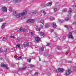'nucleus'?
<instances>
[{
    "label": "nucleus",
    "instance_id": "52",
    "mask_svg": "<svg viewBox=\"0 0 76 76\" xmlns=\"http://www.w3.org/2000/svg\"><path fill=\"white\" fill-rule=\"evenodd\" d=\"M75 13L76 14V10L75 11Z\"/></svg>",
    "mask_w": 76,
    "mask_h": 76
},
{
    "label": "nucleus",
    "instance_id": "5",
    "mask_svg": "<svg viewBox=\"0 0 76 76\" xmlns=\"http://www.w3.org/2000/svg\"><path fill=\"white\" fill-rule=\"evenodd\" d=\"M2 10L3 12H7V8L5 7H2Z\"/></svg>",
    "mask_w": 76,
    "mask_h": 76
},
{
    "label": "nucleus",
    "instance_id": "39",
    "mask_svg": "<svg viewBox=\"0 0 76 76\" xmlns=\"http://www.w3.org/2000/svg\"><path fill=\"white\" fill-rule=\"evenodd\" d=\"M38 73L37 72H36L35 73L34 75H38Z\"/></svg>",
    "mask_w": 76,
    "mask_h": 76
},
{
    "label": "nucleus",
    "instance_id": "42",
    "mask_svg": "<svg viewBox=\"0 0 76 76\" xmlns=\"http://www.w3.org/2000/svg\"><path fill=\"white\" fill-rule=\"evenodd\" d=\"M55 37H57L58 36V34H55Z\"/></svg>",
    "mask_w": 76,
    "mask_h": 76
},
{
    "label": "nucleus",
    "instance_id": "51",
    "mask_svg": "<svg viewBox=\"0 0 76 76\" xmlns=\"http://www.w3.org/2000/svg\"><path fill=\"white\" fill-rule=\"evenodd\" d=\"M66 38V37L65 36L64 37H63V38Z\"/></svg>",
    "mask_w": 76,
    "mask_h": 76
},
{
    "label": "nucleus",
    "instance_id": "11",
    "mask_svg": "<svg viewBox=\"0 0 76 76\" xmlns=\"http://www.w3.org/2000/svg\"><path fill=\"white\" fill-rule=\"evenodd\" d=\"M40 14H42L43 13L44 15H45L46 14V12L45 11L41 10L40 12Z\"/></svg>",
    "mask_w": 76,
    "mask_h": 76
},
{
    "label": "nucleus",
    "instance_id": "46",
    "mask_svg": "<svg viewBox=\"0 0 76 76\" xmlns=\"http://www.w3.org/2000/svg\"><path fill=\"white\" fill-rule=\"evenodd\" d=\"M72 62L70 61H68V63H70Z\"/></svg>",
    "mask_w": 76,
    "mask_h": 76
},
{
    "label": "nucleus",
    "instance_id": "16",
    "mask_svg": "<svg viewBox=\"0 0 76 76\" xmlns=\"http://www.w3.org/2000/svg\"><path fill=\"white\" fill-rule=\"evenodd\" d=\"M64 27H65V28H67L68 29H72V28L71 27H71L70 26H68L67 25H65L64 26Z\"/></svg>",
    "mask_w": 76,
    "mask_h": 76
},
{
    "label": "nucleus",
    "instance_id": "23",
    "mask_svg": "<svg viewBox=\"0 0 76 76\" xmlns=\"http://www.w3.org/2000/svg\"><path fill=\"white\" fill-rule=\"evenodd\" d=\"M65 20L66 21H68V20H69V19L67 18H65Z\"/></svg>",
    "mask_w": 76,
    "mask_h": 76
},
{
    "label": "nucleus",
    "instance_id": "45",
    "mask_svg": "<svg viewBox=\"0 0 76 76\" xmlns=\"http://www.w3.org/2000/svg\"><path fill=\"white\" fill-rule=\"evenodd\" d=\"M31 35H33V33H32V32H31Z\"/></svg>",
    "mask_w": 76,
    "mask_h": 76
},
{
    "label": "nucleus",
    "instance_id": "30",
    "mask_svg": "<svg viewBox=\"0 0 76 76\" xmlns=\"http://www.w3.org/2000/svg\"><path fill=\"white\" fill-rule=\"evenodd\" d=\"M40 29H41V28H37L36 29V31H40Z\"/></svg>",
    "mask_w": 76,
    "mask_h": 76
},
{
    "label": "nucleus",
    "instance_id": "18",
    "mask_svg": "<svg viewBox=\"0 0 76 76\" xmlns=\"http://www.w3.org/2000/svg\"><path fill=\"white\" fill-rule=\"evenodd\" d=\"M39 39H40L38 37H36L35 40L36 41H37V42H38V41H39Z\"/></svg>",
    "mask_w": 76,
    "mask_h": 76
},
{
    "label": "nucleus",
    "instance_id": "38",
    "mask_svg": "<svg viewBox=\"0 0 76 76\" xmlns=\"http://www.w3.org/2000/svg\"><path fill=\"white\" fill-rule=\"evenodd\" d=\"M3 21V19L0 18V22H2V21Z\"/></svg>",
    "mask_w": 76,
    "mask_h": 76
},
{
    "label": "nucleus",
    "instance_id": "21",
    "mask_svg": "<svg viewBox=\"0 0 76 76\" xmlns=\"http://www.w3.org/2000/svg\"><path fill=\"white\" fill-rule=\"evenodd\" d=\"M67 12V9H64L63 10V12H64H64Z\"/></svg>",
    "mask_w": 76,
    "mask_h": 76
},
{
    "label": "nucleus",
    "instance_id": "40",
    "mask_svg": "<svg viewBox=\"0 0 76 76\" xmlns=\"http://www.w3.org/2000/svg\"><path fill=\"white\" fill-rule=\"evenodd\" d=\"M50 45V44H49V43H48L47 44V46H49V45Z\"/></svg>",
    "mask_w": 76,
    "mask_h": 76
},
{
    "label": "nucleus",
    "instance_id": "41",
    "mask_svg": "<svg viewBox=\"0 0 76 76\" xmlns=\"http://www.w3.org/2000/svg\"><path fill=\"white\" fill-rule=\"evenodd\" d=\"M25 19V17H22L21 18V19L22 20L23 19Z\"/></svg>",
    "mask_w": 76,
    "mask_h": 76
},
{
    "label": "nucleus",
    "instance_id": "8",
    "mask_svg": "<svg viewBox=\"0 0 76 76\" xmlns=\"http://www.w3.org/2000/svg\"><path fill=\"white\" fill-rule=\"evenodd\" d=\"M27 22L29 23V22H32L34 23V20L32 19H29L27 21Z\"/></svg>",
    "mask_w": 76,
    "mask_h": 76
},
{
    "label": "nucleus",
    "instance_id": "33",
    "mask_svg": "<svg viewBox=\"0 0 76 76\" xmlns=\"http://www.w3.org/2000/svg\"><path fill=\"white\" fill-rule=\"evenodd\" d=\"M40 50H41V51H44V47H42L40 49Z\"/></svg>",
    "mask_w": 76,
    "mask_h": 76
},
{
    "label": "nucleus",
    "instance_id": "20",
    "mask_svg": "<svg viewBox=\"0 0 76 76\" xmlns=\"http://www.w3.org/2000/svg\"><path fill=\"white\" fill-rule=\"evenodd\" d=\"M58 21L59 22L61 23V22H64V20H59Z\"/></svg>",
    "mask_w": 76,
    "mask_h": 76
},
{
    "label": "nucleus",
    "instance_id": "24",
    "mask_svg": "<svg viewBox=\"0 0 76 76\" xmlns=\"http://www.w3.org/2000/svg\"><path fill=\"white\" fill-rule=\"evenodd\" d=\"M20 45L18 44L16 45V47L17 48H20Z\"/></svg>",
    "mask_w": 76,
    "mask_h": 76
},
{
    "label": "nucleus",
    "instance_id": "31",
    "mask_svg": "<svg viewBox=\"0 0 76 76\" xmlns=\"http://www.w3.org/2000/svg\"><path fill=\"white\" fill-rule=\"evenodd\" d=\"M49 19H50V20H53V19H54V18H53V17H50L49 18Z\"/></svg>",
    "mask_w": 76,
    "mask_h": 76
},
{
    "label": "nucleus",
    "instance_id": "50",
    "mask_svg": "<svg viewBox=\"0 0 76 76\" xmlns=\"http://www.w3.org/2000/svg\"><path fill=\"white\" fill-rule=\"evenodd\" d=\"M39 61H41V58H39Z\"/></svg>",
    "mask_w": 76,
    "mask_h": 76
},
{
    "label": "nucleus",
    "instance_id": "10",
    "mask_svg": "<svg viewBox=\"0 0 76 76\" xmlns=\"http://www.w3.org/2000/svg\"><path fill=\"white\" fill-rule=\"evenodd\" d=\"M13 1L14 3H20V2L22 1V0H14Z\"/></svg>",
    "mask_w": 76,
    "mask_h": 76
},
{
    "label": "nucleus",
    "instance_id": "26",
    "mask_svg": "<svg viewBox=\"0 0 76 76\" xmlns=\"http://www.w3.org/2000/svg\"><path fill=\"white\" fill-rule=\"evenodd\" d=\"M7 40V39L6 37H3L2 39L3 41H6Z\"/></svg>",
    "mask_w": 76,
    "mask_h": 76
},
{
    "label": "nucleus",
    "instance_id": "9",
    "mask_svg": "<svg viewBox=\"0 0 76 76\" xmlns=\"http://www.w3.org/2000/svg\"><path fill=\"white\" fill-rule=\"evenodd\" d=\"M52 4H53V2L52 1L50 2H48L46 4V6H51L52 5Z\"/></svg>",
    "mask_w": 76,
    "mask_h": 76
},
{
    "label": "nucleus",
    "instance_id": "27",
    "mask_svg": "<svg viewBox=\"0 0 76 76\" xmlns=\"http://www.w3.org/2000/svg\"><path fill=\"white\" fill-rule=\"evenodd\" d=\"M45 28H48V27H49V25L48 24H46L45 25Z\"/></svg>",
    "mask_w": 76,
    "mask_h": 76
},
{
    "label": "nucleus",
    "instance_id": "1",
    "mask_svg": "<svg viewBox=\"0 0 76 76\" xmlns=\"http://www.w3.org/2000/svg\"><path fill=\"white\" fill-rule=\"evenodd\" d=\"M28 12V10H23L22 12L18 13L17 11H14L13 12V15L14 16H16L17 18H19L26 15Z\"/></svg>",
    "mask_w": 76,
    "mask_h": 76
},
{
    "label": "nucleus",
    "instance_id": "48",
    "mask_svg": "<svg viewBox=\"0 0 76 76\" xmlns=\"http://www.w3.org/2000/svg\"><path fill=\"white\" fill-rule=\"evenodd\" d=\"M7 49H6V50L5 49V51H7Z\"/></svg>",
    "mask_w": 76,
    "mask_h": 76
},
{
    "label": "nucleus",
    "instance_id": "37",
    "mask_svg": "<svg viewBox=\"0 0 76 76\" xmlns=\"http://www.w3.org/2000/svg\"><path fill=\"white\" fill-rule=\"evenodd\" d=\"M4 1H5V2H7V1H9V0H4Z\"/></svg>",
    "mask_w": 76,
    "mask_h": 76
},
{
    "label": "nucleus",
    "instance_id": "36",
    "mask_svg": "<svg viewBox=\"0 0 76 76\" xmlns=\"http://www.w3.org/2000/svg\"><path fill=\"white\" fill-rule=\"evenodd\" d=\"M20 39H21L20 38H18L17 39V40L18 41H20Z\"/></svg>",
    "mask_w": 76,
    "mask_h": 76
},
{
    "label": "nucleus",
    "instance_id": "19",
    "mask_svg": "<svg viewBox=\"0 0 76 76\" xmlns=\"http://www.w3.org/2000/svg\"><path fill=\"white\" fill-rule=\"evenodd\" d=\"M57 10H57V8H55L54 9V12H57Z\"/></svg>",
    "mask_w": 76,
    "mask_h": 76
},
{
    "label": "nucleus",
    "instance_id": "29",
    "mask_svg": "<svg viewBox=\"0 0 76 76\" xmlns=\"http://www.w3.org/2000/svg\"><path fill=\"white\" fill-rule=\"evenodd\" d=\"M27 61H28V62H29V63L30 62H31V59H28Z\"/></svg>",
    "mask_w": 76,
    "mask_h": 76
},
{
    "label": "nucleus",
    "instance_id": "53",
    "mask_svg": "<svg viewBox=\"0 0 76 76\" xmlns=\"http://www.w3.org/2000/svg\"><path fill=\"white\" fill-rule=\"evenodd\" d=\"M57 49H58V50H60V49L58 48H57Z\"/></svg>",
    "mask_w": 76,
    "mask_h": 76
},
{
    "label": "nucleus",
    "instance_id": "47",
    "mask_svg": "<svg viewBox=\"0 0 76 76\" xmlns=\"http://www.w3.org/2000/svg\"><path fill=\"white\" fill-rule=\"evenodd\" d=\"M43 28V26H41V28Z\"/></svg>",
    "mask_w": 76,
    "mask_h": 76
},
{
    "label": "nucleus",
    "instance_id": "3",
    "mask_svg": "<svg viewBox=\"0 0 76 76\" xmlns=\"http://www.w3.org/2000/svg\"><path fill=\"white\" fill-rule=\"evenodd\" d=\"M68 37L69 38H71L72 39H73L74 38L72 36V32H69L68 35Z\"/></svg>",
    "mask_w": 76,
    "mask_h": 76
},
{
    "label": "nucleus",
    "instance_id": "43",
    "mask_svg": "<svg viewBox=\"0 0 76 76\" xmlns=\"http://www.w3.org/2000/svg\"><path fill=\"white\" fill-rule=\"evenodd\" d=\"M30 67H33V66H34V65H33L31 64L30 65Z\"/></svg>",
    "mask_w": 76,
    "mask_h": 76
},
{
    "label": "nucleus",
    "instance_id": "7",
    "mask_svg": "<svg viewBox=\"0 0 76 76\" xmlns=\"http://www.w3.org/2000/svg\"><path fill=\"white\" fill-rule=\"evenodd\" d=\"M1 66L2 67H4L7 70L9 69V68L7 66L4 65L3 63H2L1 64Z\"/></svg>",
    "mask_w": 76,
    "mask_h": 76
},
{
    "label": "nucleus",
    "instance_id": "22",
    "mask_svg": "<svg viewBox=\"0 0 76 76\" xmlns=\"http://www.w3.org/2000/svg\"><path fill=\"white\" fill-rule=\"evenodd\" d=\"M40 35L41 36H43L44 35V33L42 32H41L40 33Z\"/></svg>",
    "mask_w": 76,
    "mask_h": 76
},
{
    "label": "nucleus",
    "instance_id": "4",
    "mask_svg": "<svg viewBox=\"0 0 76 76\" xmlns=\"http://www.w3.org/2000/svg\"><path fill=\"white\" fill-rule=\"evenodd\" d=\"M72 72V71H71L70 69H68L66 71L65 74L66 75H69Z\"/></svg>",
    "mask_w": 76,
    "mask_h": 76
},
{
    "label": "nucleus",
    "instance_id": "2",
    "mask_svg": "<svg viewBox=\"0 0 76 76\" xmlns=\"http://www.w3.org/2000/svg\"><path fill=\"white\" fill-rule=\"evenodd\" d=\"M55 69H53V72H55ZM63 70H64V69L61 68H59L55 70V71L56 72H59L60 73H62V72H63Z\"/></svg>",
    "mask_w": 76,
    "mask_h": 76
},
{
    "label": "nucleus",
    "instance_id": "25",
    "mask_svg": "<svg viewBox=\"0 0 76 76\" xmlns=\"http://www.w3.org/2000/svg\"><path fill=\"white\" fill-rule=\"evenodd\" d=\"M26 69V67H23L22 68L20 69V70H25V69Z\"/></svg>",
    "mask_w": 76,
    "mask_h": 76
},
{
    "label": "nucleus",
    "instance_id": "57",
    "mask_svg": "<svg viewBox=\"0 0 76 76\" xmlns=\"http://www.w3.org/2000/svg\"><path fill=\"white\" fill-rule=\"evenodd\" d=\"M25 30V31H26V30Z\"/></svg>",
    "mask_w": 76,
    "mask_h": 76
},
{
    "label": "nucleus",
    "instance_id": "55",
    "mask_svg": "<svg viewBox=\"0 0 76 76\" xmlns=\"http://www.w3.org/2000/svg\"><path fill=\"white\" fill-rule=\"evenodd\" d=\"M1 59H2V58H1Z\"/></svg>",
    "mask_w": 76,
    "mask_h": 76
},
{
    "label": "nucleus",
    "instance_id": "15",
    "mask_svg": "<svg viewBox=\"0 0 76 76\" xmlns=\"http://www.w3.org/2000/svg\"><path fill=\"white\" fill-rule=\"evenodd\" d=\"M37 11H33L32 13H31L30 15H32L33 14H36L37 13Z\"/></svg>",
    "mask_w": 76,
    "mask_h": 76
},
{
    "label": "nucleus",
    "instance_id": "6",
    "mask_svg": "<svg viewBox=\"0 0 76 76\" xmlns=\"http://www.w3.org/2000/svg\"><path fill=\"white\" fill-rule=\"evenodd\" d=\"M23 45L26 47H28V46L29 45V43L28 42L26 41L24 43Z\"/></svg>",
    "mask_w": 76,
    "mask_h": 76
},
{
    "label": "nucleus",
    "instance_id": "32",
    "mask_svg": "<svg viewBox=\"0 0 76 76\" xmlns=\"http://www.w3.org/2000/svg\"><path fill=\"white\" fill-rule=\"evenodd\" d=\"M12 8L11 7H10L9 8V10L10 12L12 11Z\"/></svg>",
    "mask_w": 76,
    "mask_h": 76
},
{
    "label": "nucleus",
    "instance_id": "56",
    "mask_svg": "<svg viewBox=\"0 0 76 76\" xmlns=\"http://www.w3.org/2000/svg\"><path fill=\"white\" fill-rule=\"evenodd\" d=\"M51 32H52V31H51Z\"/></svg>",
    "mask_w": 76,
    "mask_h": 76
},
{
    "label": "nucleus",
    "instance_id": "13",
    "mask_svg": "<svg viewBox=\"0 0 76 76\" xmlns=\"http://www.w3.org/2000/svg\"><path fill=\"white\" fill-rule=\"evenodd\" d=\"M68 13L69 14H71L72 13V9L71 8H69V10Z\"/></svg>",
    "mask_w": 76,
    "mask_h": 76
},
{
    "label": "nucleus",
    "instance_id": "44",
    "mask_svg": "<svg viewBox=\"0 0 76 76\" xmlns=\"http://www.w3.org/2000/svg\"><path fill=\"white\" fill-rule=\"evenodd\" d=\"M74 18H76V14L74 15Z\"/></svg>",
    "mask_w": 76,
    "mask_h": 76
},
{
    "label": "nucleus",
    "instance_id": "12",
    "mask_svg": "<svg viewBox=\"0 0 76 76\" xmlns=\"http://www.w3.org/2000/svg\"><path fill=\"white\" fill-rule=\"evenodd\" d=\"M52 25L53 27V28H56L57 27V25H56V23H52Z\"/></svg>",
    "mask_w": 76,
    "mask_h": 76
},
{
    "label": "nucleus",
    "instance_id": "49",
    "mask_svg": "<svg viewBox=\"0 0 76 76\" xmlns=\"http://www.w3.org/2000/svg\"><path fill=\"white\" fill-rule=\"evenodd\" d=\"M74 24H76V21L74 23Z\"/></svg>",
    "mask_w": 76,
    "mask_h": 76
},
{
    "label": "nucleus",
    "instance_id": "28",
    "mask_svg": "<svg viewBox=\"0 0 76 76\" xmlns=\"http://www.w3.org/2000/svg\"><path fill=\"white\" fill-rule=\"evenodd\" d=\"M19 31H25V30H23V29H22V28H20V29L19 30Z\"/></svg>",
    "mask_w": 76,
    "mask_h": 76
},
{
    "label": "nucleus",
    "instance_id": "34",
    "mask_svg": "<svg viewBox=\"0 0 76 76\" xmlns=\"http://www.w3.org/2000/svg\"><path fill=\"white\" fill-rule=\"evenodd\" d=\"M10 37H11V38H12V39H14L15 38L14 37V36H10Z\"/></svg>",
    "mask_w": 76,
    "mask_h": 76
},
{
    "label": "nucleus",
    "instance_id": "14",
    "mask_svg": "<svg viewBox=\"0 0 76 76\" xmlns=\"http://www.w3.org/2000/svg\"><path fill=\"white\" fill-rule=\"evenodd\" d=\"M5 26H6V23H3L2 24V25L1 28L2 29H4V28H5Z\"/></svg>",
    "mask_w": 76,
    "mask_h": 76
},
{
    "label": "nucleus",
    "instance_id": "54",
    "mask_svg": "<svg viewBox=\"0 0 76 76\" xmlns=\"http://www.w3.org/2000/svg\"><path fill=\"white\" fill-rule=\"evenodd\" d=\"M52 30V32H53V30Z\"/></svg>",
    "mask_w": 76,
    "mask_h": 76
},
{
    "label": "nucleus",
    "instance_id": "35",
    "mask_svg": "<svg viewBox=\"0 0 76 76\" xmlns=\"http://www.w3.org/2000/svg\"><path fill=\"white\" fill-rule=\"evenodd\" d=\"M40 23H44V20H42L40 21Z\"/></svg>",
    "mask_w": 76,
    "mask_h": 76
},
{
    "label": "nucleus",
    "instance_id": "17",
    "mask_svg": "<svg viewBox=\"0 0 76 76\" xmlns=\"http://www.w3.org/2000/svg\"><path fill=\"white\" fill-rule=\"evenodd\" d=\"M17 58L18 60H20V59H22V57L21 56H19L17 57Z\"/></svg>",
    "mask_w": 76,
    "mask_h": 76
}]
</instances>
